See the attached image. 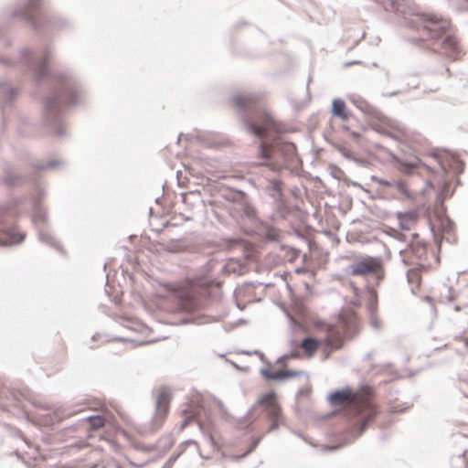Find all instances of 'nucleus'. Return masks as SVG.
I'll return each instance as SVG.
<instances>
[{"instance_id": "3", "label": "nucleus", "mask_w": 468, "mask_h": 468, "mask_svg": "<svg viewBox=\"0 0 468 468\" xmlns=\"http://www.w3.org/2000/svg\"><path fill=\"white\" fill-rule=\"evenodd\" d=\"M218 283L211 277L197 276L192 280L166 285L167 290L175 292L181 308L188 313L199 310L202 307V299L208 295V290Z\"/></svg>"}, {"instance_id": "9", "label": "nucleus", "mask_w": 468, "mask_h": 468, "mask_svg": "<svg viewBox=\"0 0 468 468\" xmlns=\"http://www.w3.org/2000/svg\"><path fill=\"white\" fill-rule=\"evenodd\" d=\"M442 53L452 58L457 59L460 55V48L457 39L452 36L446 37L441 43Z\"/></svg>"}, {"instance_id": "14", "label": "nucleus", "mask_w": 468, "mask_h": 468, "mask_svg": "<svg viewBox=\"0 0 468 468\" xmlns=\"http://www.w3.org/2000/svg\"><path fill=\"white\" fill-rule=\"evenodd\" d=\"M398 218L399 227L402 229L410 230L417 223L418 214L414 211L399 213Z\"/></svg>"}, {"instance_id": "21", "label": "nucleus", "mask_w": 468, "mask_h": 468, "mask_svg": "<svg viewBox=\"0 0 468 468\" xmlns=\"http://www.w3.org/2000/svg\"><path fill=\"white\" fill-rule=\"evenodd\" d=\"M168 411H169V408L156 405L155 414H154L155 421L162 423L165 420V418L168 414Z\"/></svg>"}, {"instance_id": "7", "label": "nucleus", "mask_w": 468, "mask_h": 468, "mask_svg": "<svg viewBox=\"0 0 468 468\" xmlns=\"http://www.w3.org/2000/svg\"><path fill=\"white\" fill-rule=\"evenodd\" d=\"M261 100L257 93L238 94L232 98V106L239 112H248L256 107Z\"/></svg>"}, {"instance_id": "6", "label": "nucleus", "mask_w": 468, "mask_h": 468, "mask_svg": "<svg viewBox=\"0 0 468 468\" xmlns=\"http://www.w3.org/2000/svg\"><path fill=\"white\" fill-rule=\"evenodd\" d=\"M382 270L381 262L377 258H365L350 267V274L354 276H364L368 274H377Z\"/></svg>"}, {"instance_id": "11", "label": "nucleus", "mask_w": 468, "mask_h": 468, "mask_svg": "<svg viewBox=\"0 0 468 468\" xmlns=\"http://www.w3.org/2000/svg\"><path fill=\"white\" fill-rule=\"evenodd\" d=\"M446 21L429 20L424 25V29L430 34L431 38L440 37L447 28Z\"/></svg>"}, {"instance_id": "4", "label": "nucleus", "mask_w": 468, "mask_h": 468, "mask_svg": "<svg viewBox=\"0 0 468 468\" xmlns=\"http://www.w3.org/2000/svg\"><path fill=\"white\" fill-rule=\"evenodd\" d=\"M293 153L294 146L291 144L275 142L273 145H268L264 141L261 144V156L265 160L262 164L271 166L272 169H280L285 164L284 153Z\"/></svg>"}, {"instance_id": "2", "label": "nucleus", "mask_w": 468, "mask_h": 468, "mask_svg": "<svg viewBox=\"0 0 468 468\" xmlns=\"http://www.w3.org/2000/svg\"><path fill=\"white\" fill-rule=\"evenodd\" d=\"M330 401L335 406H348L355 414L361 416L362 430L371 422L378 413L375 403V392L372 388L363 387L356 392L350 389H342L334 392L330 396Z\"/></svg>"}, {"instance_id": "10", "label": "nucleus", "mask_w": 468, "mask_h": 468, "mask_svg": "<svg viewBox=\"0 0 468 468\" xmlns=\"http://www.w3.org/2000/svg\"><path fill=\"white\" fill-rule=\"evenodd\" d=\"M197 422L201 430V431L207 437L210 443L215 448H218V442L214 438L215 425L213 420L210 418L207 420H203L200 416L197 417Z\"/></svg>"}, {"instance_id": "13", "label": "nucleus", "mask_w": 468, "mask_h": 468, "mask_svg": "<svg viewBox=\"0 0 468 468\" xmlns=\"http://www.w3.org/2000/svg\"><path fill=\"white\" fill-rule=\"evenodd\" d=\"M408 282L411 286V292L414 294H419L420 292L421 286V269L420 268H413L409 270L408 274Z\"/></svg>"}, {"instance_id": "17", "label": "nucleus", "mask_w": 468, "mask_h": 468, "mask_svg": "<svg viewBox=\"0 0 468 468\" xmlns=\"http://www.w3.org/2000/svg\"><path fill=\"white\" fill-rule=\"evenodd\" d=\"M21 236H16L9 231L0 230V245H12L22 240Z\"/></svg>"}, {"instance_id": "8", "label": "nucleus", "mask_w": 468, "mask_h": 468, "mask_svg": "<svg viewBox=\"0 0 468 468\" xmlns=\"http://www.w3.org/2000/svg\"><path fill=\"white\" fill-rule=\"evenodd\" d=\"M393 161L395 162L396 168L406 175H410L415 170L422 167L430 170V168L416 155L412 156L410 160H403L398 156H393Z\"/></svg>"}, {"instance_id": "18", "label": "nucleus", "mask_w": 468, "mask_h": 468, "mask_svg": "<svg viewBox=\"0 0 468 468\" xmlns=\"http://www.w3.org/2000/svg\"><path fill=\"white\" fill-rule=\"evenodd\" d=\"M170 400H171V394L167 390L162 389L158 393V396L156 399V405L169 408Z\"/></svg>"}, {"instance_id": "19", "label": "nucleus", "mask_w": 468, "mask_h": 468, "mask_svg": "<svg viewBox=\"0 0 468 468\" xmlns=\"http://www.w3.org/2000/svg\"><path fill=\"white\" fill-rule=\"evenodd\" d=\"M39 5V0H34L32 3H30L28 8L29 10L26 11L23 14V16L25 19L28 21H33L35 17V13H37Z\"/></svg>"}, {"instance_id": "1", "label": "nucleus", "mask_w": 468, "mask_h": 468, "mask_svg": "<svg viewBox=\"0 0 468 468\" xmlns=\"http://www.w3.org/2000/svg\"><path fill=\"white\" fill-rule=\"evenodd\" d=\"M315 328L326 335L322 339L306 337L299 345L303 356L311 358L320 350L322 357L326 360L336 350L341 349L346 339L356 332L358 319L352 310H343L335 323L322 320L314 322Z\"/></svg>"}, {"instance_id": "22", "label": "nucleus", "mask_w": 468, "mask_h": 468, "mask_svg": "<svg viewBox=\"0 0 468 468\" xmlns=\"http://www.w3.org/2000/svg\"><path fill=\"white\" fill-rule=\"evenodd\" d=\"M463 342H464V345L468 347V338H465V339L463 340Z\"/></svg>"}, {"instance_id": "20", "label": "nucleus", "mask_w": 468, "mask_h": 468, "mask_svg": "<svg viewBox=\"0 0 468 468\" xmlns=\"http://www.w3.org/2000/svg\"><path fill=\"white\" fill-rule=\"evenodd\" d=\"M87 420L93 430H98L100 428H102L105 424V419L100 415L91 416Z\"/></svg>"}, {"instance_id": "15", "label": "nucleus", "mask_w": 468, "mask_h": 468, "mask_svg": "<svg viewBox=\"0 0 468 468\" xmlns=\"http://www.w3.org/2000/svg\"><path fill=\"white\" fill-rule=\"evenodd\" d=\"M332 112L335 116L339 117L343 121L348 119L346 102L341 99H335L332 102Z\"/></svg>"}, {"instance_id": "5", "label": "nucleus", "mask_w": 468, "mask_h": 468, "mask_svg": "<svg viewBox=\"0 0 468 468\" xmlns=\"http://www.w3.org/2000/svg\"><path fill=\"white\" fill-rule=\"evenodd\" d=\"M258 404L263 407L265 412L272 422L273 428L278 426L281 418V408L274 392L263 394L258 400Z\"/></svg>"}, {"instance_id": "16", "label": "nucleus", "mask_w": 468, "mask_h": 468, "mask_svg": "<svg viewBox=\"0 0 468 468\" xmlns=\"http://www.w3.org/2000/svg\"><path fill=\"white\" fill-rule=\"evenodd\" d=\"M262 374L269 379H282L286 378H293L299 376L301 372L291 370L271 371L266 369L262 371Z\"/></svg>"}, {"instance_id": "12", "label": "nucleus", "mask_w": 468, "mask_h": 468, "mask_svg": "<svg viewBox=\"0 0 468 468\" xmlns=\"http://www.w3.org/2000/svg\"><path fill=\"white\" fill-rule=\"evenodd\" d=\"M272 130H275V123L270 117H266L261 125L254 123L249 125V131L261 138Z\"/></svg>"}]
</instances>
